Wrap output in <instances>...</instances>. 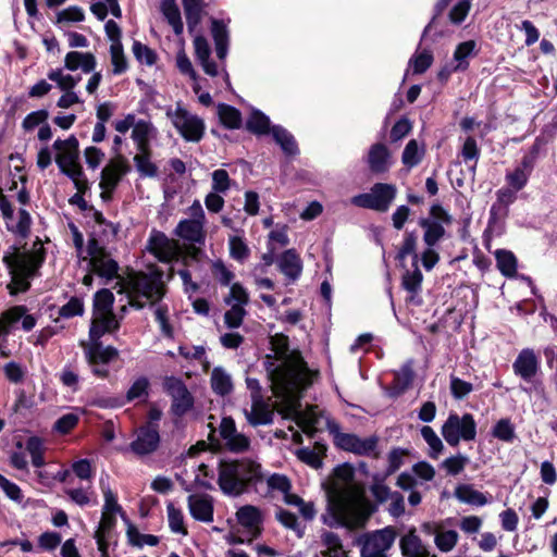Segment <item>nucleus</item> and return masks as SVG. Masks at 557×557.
<instances>
[{"label":"nucleus","mask_w":557,"mask_h":557,"mask_svg":"<svg viewBox=\"0 0 557 557\" xmlns=\"http://www.w3.org/2000/svg\"><path fill=\"white\" fill-rule=\"evenodd\" d=\"M327 511L322 521L329 527L362 528L371 515V504L363 490L354 482V469L341 465L334 470L327 488Z\"/></svg>","instance_id":"nucleus-1"},{"label":"nucleus","mask_w":557,"mask_h":557,"mask_svg":"<svg viewBox=\"0 0 557 557\" xmlns=\"http://www.w3.org/2000/svg\"><path fill=\"white\" fill-rule=\"evenodd\" d=\"M272 350L278 366L270 372L274 395H284L289 404L295 403L300 389L308 388L319 376L318 370H310L300 354L288 350V338L282 334L271 337Z\"/></svg>","instance_id":"nucleus-2"},{"label":"nucleus","mask_w":557,"mask_h":557,"mask_svg":"<svg viewBox=\"0 0 557 557\" xmlns=\"http://www.w3.org/2000/svg\"><path fill=\"white\" fill-rule=\"evenodd\" d=\"M119 321L114 314L94 313L88 341H81L87 363L92 373L101 379L109 375L108 363L119 356L117 349L112 346H102L100 338L106 333L117 330Z\"/></svg>","instance_id":"nucleus-3"},{"label":"nucleus","mask_w":557,"mask_h":557,"mask_svg":"<svg viewBox=\"0 0 557 557\" xmlns=\"http://www.w3.org/2000/svg\"><path fill=\"white\" fill-rule=\"evenodd\" d=\"M44 260L45 249L40 239L34 242L29 250L13 246L11 251L4 253L2 261L11 276V282L8 284L11 295L28 290L30 281L37 275Z\"/></svg>","instance_id":"nucleus-4"},{"label":"nucleus","mask_w":557,"mask_h":557,"mask_svg":"<svg viewBox=\"0 0 557 557\" xmlns=\"http://www.w3.org/2000/svg\"><path fill=\"white\" fill-rule=\"evenodd\" d=\"M163 273L151 269L149 273L134 272L126 280L119 281L114 288L119 294H126L131 306L143 308L154 304L164 295Z\"/></svg>","instance_id":"nucleus-5"},{"label":"nucleus","mask_w":557,"mask_h":557,"mask_svg":"<svg viewBox=\"0 0 557 557\" xmlns=\"http://www.w3.org/2000/svg\"><path fill=\"white\" fill-rule=\"evenodd\" d=\"M260 479L261 467L252 460L243 459L220 463L218 484L227 496L237 497L244 494Z\"/></svg>","instance_id":"nucleus-6"},{"label":"nucleus","mask_w":557,"mask_h":557,"mask_svg":"<svg viewBox=\"0 0 557 557\" xmlns=\"http://www.w3.org/2000/svg\"><path fill=\"white\" fill-rule=\"evenodd\" d=\"M57 150L55 162L61 171L74 183L78 193H85L88 188L83 169L78 162V141L75 137L65 140H55L53 144Z\"/></svg>","instance_id":"nucleus-7"},{"label":"nucleus","mask_w":557,"mask_h":557,"mask_svg":"<svg viewBox=\"0 0 557 557\" xmlns=\"http://www.w3.org/2000/svg\"><path fill=\"white\" fill-rule=\"evenodd\" d=\"M104 504L102 507L101 519L95 532V539L102 557L108 556V542L112 537L116 515L123 517L122 507L117 504L115 494L109 487H102Z\"/></svg>","instance_id":"nucleus-8"},{"label":"nucleus","mask_w":557,"mask_h":557,"mask_svg":"<svg viewBox=\"0 0 557 557\" xmlns=\"http://www.w3.org/2000/svg\"><path fill=\"white\" fill-rule=\"evenodd\" d=\"M247 128L257 134H272L274 140L281 146L282 150L293 156L297 153V145L294 137L281 126H270L269 117L260 111H252L247 120Z\"/></svg>","instance_id":"nucleus-9"},{"label":"nucleus","mask_w":557,"mask_h":557,"mask_svg":"<svg viewBox=\"0 0 557 557\" xmlns=\"http://www.w3.org/2000/svg\"><path fill=\"white\" fill-rule=\"evenodd\" d=\"M397 195V188L393 184L376 183L368 193L359 194L350 199L351 205L374 210L377 212H386Z\"/></svg>","instance_id":"nucleus-10"},{"label":"nucleus","mask_w":557,"mask_h":557,"mask_svg":"<svg viewBox=\"0 0 557 557\" xmlns=\"http://www.w3.org/2000/svg\"><path fill=\"white\" fill-rule=\"evenodd\" d=\"M442 435L450 446H457L460 441H473L476 436V423L470 413L449 414L442 425Z\"/></svg>","instance_id":"nucleus-11"},{"label":"nucleus","mask_w":557,"mask_h":557,"mask_svg":"<svg viewBox=\"0 0 557 557\" xmlns=\"http://www.w3.org/2000/svg\"><path fill=\"white\" fill-rule=\"evenodd\" d=\"M188 214L189 219L182 220L177 224L175 235L190 243L203 244L206 214L199 200H195L188 208Z\"/></svg>","instance_id":"nucleus-12"},{"label":"nucleus","mask_w":557,"mask_h":557,"mask_svg":"<svg viewBox=\"0 0 557 557\" xmlns=\"http://www.w3.org/2000/svg\"><path fill=\"white\" fill-rule=\"evenodd\" d=\"M87 256L91 271L106 280L117 278L119 264L110 253L99 245L96 238H90L87 245Z\"/></svg>","instance_id":"nucleus-13"},{"label":"nucleus","mask_w":557,"mask_h":557,"mask_svg":"<svg viewBox=\"0 0 557 557\" xmlns=\"http://www.w3.org/2000/svg\"><path fill=\"white\" fill-rule=\"evenodd\" d=\"M327 425L337 447L360 456L374 454L377 446V438L375 436L362 438L355 434L341 432L338 426L333 422H327Z\"/></svg>","instance_id":"nucleus-14"},{"label":"nucleus","mask_w":557,"mask_h":557,"mask_svg":"<svg viewBox=\"0 0 557 557\" xmlns=\"http://www.w3.org/2000/svg\"><path fill=\"white\" fill-rule=\"evenodd\" d=\"M166 114L184 139L196 143L202 138L205 123L199 116L191 114L180 106L174 111H168Z\"/></svg>","instance_id":"nucleus-15"},{"label":"nucleus","mask_w":557,"mask_h":557,"mask_svg":"<svg viewBox=\"0 0 557 557\" xmlns=\"http://www.w3.org/2000/svg\"><path fill=\"white\" fill-rule=\"evenodd\" d=\"M0 212L8 232L13 235L26 238L30 233L32 218L25 209H20L14 213L12 203L3 195L0 187Z\"/></svg>","instance_id":"nucleus-16"},{"label":"nucleus","mask_w":557,"mask_h":557,"mask_svg":"<svg viewBox=\"0 0 557 557\" xmlns=\"http://www.w3.org/2000/svg\"><path fill=\"white\" fill-rule=\"evenodd\" d=\"M396 536L394 527L367 533L362 540L361 557H387V552L394 545Z\"/></svg>","instance_id":"nucleus-17"},{"label":"nucleus","mask_w":557,"mask_h":557,"mask_svg":"<svg viewBox=\"0 0 557 557\" xmlns=\"http://www.w3.org/2000/svg\"><path fill=\"white\" fill-rule=\"evenodd\" d=\"M131 171V165L127 159L123 156H117L111 159L101 171V178L99 187L101 188V198L110 200L112 193L124 175Z\"/></svg>","instance_id":"nucleus-18"},{"label":"nucleus","mask_w":557,"mask_h":557,"mask_svg":"<svg viewBox=\"0 0 557 557\" xmlns=\"http://www.w3.org/2000/svg\"><path fill=\"white\" fill-rule=\"evenodd\" d=\"M147 250L159 261L171 263L182 255V249L177 240L169 238L164 233L152 230L147 240Z\"/></svg>","instance_id":"nucleus-19"},{"label":"nucleus","mask_w":557,"mask_h":557,"mask_svg":"<svg viewBox=\"0 0 557 557\" xmlns=\"http://www.w3.org/2000/svg\"><path fill=\"white\" fill-rule=\"evenodd\" d=\"M219 434L224 448L232 453H245L250 447L249 437L237 430L235 421L230 417H225L221 420Z\"/></svg>","instance_id":"nucleus-20"},{"label":"nucleus","mask_w":557,"mask_h":557,"mask_svg":"<svg viewBox=\"0 0 557 557\" xmlns=\"http://www.w3.org/2000/svg\"><path fill=\"white\" fill-rule=\"evenodd\" d=\"M304 389H300L295 396V403L292 405L288 403L287 397L284 395H275L277 398H281L282 404L285 406L286 410L289 412H294L297 416V423L301 428V430L312 435L317 430L321 420V411H319L318 407H310L306 411H298L299 407V396Z\"/></svg>","instance_id":"nucleus-21"},{"label":"nucleus","mask_w":557,"mask_h":557,"mask_svg":"<svg viewBox=\"0 0 557 557\" xmlns=\"http://www.w3.org/2000/svg\"><path fill=\"white\" fill-rule=\"evenodd\" d=\"M422 531L434 537L436 548L442 553L451 552L458 543L459 534L456 530L447 529L445 522H425Z\"/></svg>","instance_id":"nucleus-22"},{"label":"nucleus","mask_w":557,"mask_h":557,"mask_svg":"<svg viewBox=\"0 0 557 557\" xmlns=\"http://www.w3.org/2000/svg\"><path fill=\"white\" fill-rule=\"evenodd\" d=\"M423 274L418 267V256L413 255L412 269H408L401 276V287L407 292L405 299L407 305L420 306L422 298Z\"/></svg>","instance_id":"nucleus-23"},{"label":"nucleus","mask_w":557,"mask_h":557,"mask_svg":"<svg viewBox=\"0 0 557 557\" xmlns=\"http://www.w3.org/2000/svg\"><path fill=\"white\" fill-rule=\"evenodd\" d=\"M164 388L172 397V410L176 416H183L191 408L193 397L181 380L168 377Z\"/></svg>","instance_id":"nucleus-24"},{"label":"nucleus","mask_w":557,"mask_h":557,"mask_svg":"<svg viewBox=\"0 0 557 557\" xmlns=\"http://www.w3.org/2000/svg\"><path fill=\"white\" fill-rule=\"evenodd\" d=\"M187 506L190 516L201 522H212L213 521V498L203 493H195L190 494L187 498Z\"/></svg>","instance_id":"nucleus-25"},{"label":"nucleus","mask_w":557,"mask_h":557,"mask_svg":"<svg viewBox=\"0 0 557 557\" xmlns=\"http://www.w3.org/2000/svg\"><path fill=\"white\" fill-rule=\"evenodd\" d=\"M236 520L250 534L251 539H255L261 532L263 513L256 506L245 505L237 509Z\"/></svg>","instance_id":"nucleus-26"},{"label":"nucleus","mask_w":557,"mask_h":557,"mask_svg":"<svg viewBox=\"0 0 557 557\" xmlns=\"http://www.w3.org/2000/svg\"><path fill=\"white\" fill-rule=\"evenodd\" d=\"M244 413L252 426L269 424L274 416L270 405L262 399L260 394L252 395L251 407L250 409H245Z\"/></svg>","instance_id":"nucleus-27"},{"label":"nucleus","mask_w":557,"mask_h":557,"mask_svg":"<svg viewBox=\"0 0 557 557\" xmlns=\"http://www.w3.org/2000/svg\"><path fill=\"white\" fill-rule=\"evenodd\" d=\"M193 44L196 59L205 73L212 77L218 76L220 73V66L210 59L211 48L208 40L201 35H196Z\"/></svg>","instance_id":"nucleus-28"},{"label":"nucleus","mask_w":557,"mask_h":557,"mask_svg":"<svg viewBox=\"0 0 557 557\" xmlns=\"http://www.w3.org/2000/svg\"><path fill=\"white\" fill-rule=\"evenodd\" d=\"M403 557H436L431 555L428 547L417 535L416 529L411 528L399 541Z\"/></svg>","instance_id":"nucleus-29"},{"label":"nucleus","mask_w":557,"mask_h":557,"mask_svg":"<svg viewBox=\"0 0 557 557\" xmlns=\"http://www.w3.org/2000/svg\"><path fill=\"white\" fill-rule=\"evenodd\" d=\"M159 440L157 429L151 425H147L138 431L137 437L131 444V447L137 455H147L157 449Z\"/></svg>","instance_id":"nucleus-30"},{"label":"nucleus","mask_w":557,"mask_h":557,"mask_svg":"<svg viewBox=\"0 0 557 557\" xmlns=\"http://www.w3.org/2000/svg\"><path fill=\"white\" fill-rule=\"evenodd\" d=\"M97 60L91 52L70 51L64 57V67L74 72L81 70L85 74H89L96 70Z\"/></svg>","instance_id":"nucleus-31"},{"label":"nucleus","mask_w":557,"mask_h":557,"mask_svg":"<svg viewBox=\"0 0 557 557\" xmlns=\"http://www.w3.org/2000/svg\"><path fill=\"white\" fill-rule=\"evenodd\" d=\"M533 170V160L524 156L521 162L511 171L506 173V182L513 190H521L528 183Z\"/></svg>","instance_id":"nucleus-32"},{"label":"nucleus","mask_w":557,"mask_h":557,"mask_svg":"<svg viewBox=\"0 0 557 557\" xmlns=\"http://www.w3.org/2000/svg\"><path fill=\"white\" fill-rule=\"evenodd\" d=\"M158 135L157 128L150 121L139 120L132 131V139L134 140L137 151H146L150 149V141Z\"/></svg>","instance_id":"nucleus-33"},{"label":"nucleus","mask_w":557,"mask_h":557,"mask_svg":"<svg viewBox=\"0 0 557 557\" xmlns=\"http://www.w3.org/2000/svg\"><path fill=\"white\" fill-rule=\"evenodd\" d=\"M537 367V358L531 349H523L513 362V370L516 374L527 381L531 380L535 375Z\"/></svg>","instance_id":"nucleus-34"},{"label":"nucleus","mask_w":557,"mask_h":557,"mask_svg":"<svg viewBox=\"0 0 557 557\" xmlns=\"http://www.w3.org/2000/svg\"><path fill=\"white\" fill-rule=\"evenodd\" d=\"M368 164L372 172H386L391 165L388 149L382 144L373 145L369 150Z\"/></svg>","instance_id":"nucleus-35"},{"label":"nucleus","mask_w":557,"mask_h":557,"mask_svg":"<svg viewBox=\"0 0 557 557\" xmlns=\"http://www.w3.org/2000/svg\"><path fill=\"white\" fill-rule=\"evenodd\" d=\"M281 272L289 280L295 281L301 274L302 263L294 250L285 251L277 261Z\"/></svg>","instance_id":"nucleus-36"},{"label":"nucleus","mask_w":557,"mask_h":557,"mask_svg":"<svg viewBox=\"0 0 557 557\" xmlns=\"http://www.w3.org/2000/svg\"><path fill=\"white\" fill-rule=\"evenodd\" d=\"M210 383L212 391L220 396L231 394L234 388L232 375L222 367L212 370Z\"/></svg>","instance_id":"nucleus-37"},{"label":"nucleus","mask_w":557,"mask_h":557,"mask_svg":"<svg viewBox=\"0 0 557 557\" xmlns=\"http://www.w3.org/2000/svg\"><path fill=\"white\" fill-rule=\"evenodd\" d=\"M211 33L218 58L224 62L228 49V32L226 25L219 20H212Z\"/></svg>","instance_id":"nucleus-38"},{"label":"nucleus","mask_w":557,"mask_h":557,"mask_svg":"<svg viewBox=\"0 0 557 557\" xmlns=\"http://www.w3.org/2000/svg\"><path fill=\"white\" fill-rule=\"evenodd\" d=\"M455 496L459 502L473 506H484L488 503L485 494L468 484L457 486L455 490Z\"/></svg>","instance_id":"nucleus-39"},{"label":"nucleus","mask_w":557,"mask_h":557,"mask_svg":"<svg viewBox=\"0 0 557 557\" xmlns=\"http://www.w3.org/2000/svg\"><path fill=\"white\" fill-rule=\"evenodd\" d=\"M188 30L195 33L202 17V0H183Z\"/></svg>","instance_id":"nucleus-40"},{"label":"nucleus","mask_w":557,"mask_h":557,"mask_svg":"<svg viewBox=\"0 0 557 557\" xmlns=\"http://www.w3.org/2000/svg\"><path fill=\"white\" fill-rule=\"evenodd\" d=\"M161 11L176 35L183 32L181 12L175 0H161Z\"/></svg>","instance_id":"nucleus-41"},{"label":"nucleus","mask_w":557,"mask_h":557,"mask_svg":"<svg viewBox=\"0 0 557 557\" xmlns=\"http://www.w3.org/2000/svg\"><path fill=\"white\" fill-rule=\"evenodd\" d=\"M476 44L474 40H468L459 44L454 52V71H465L469 66L468 58L474 54Z\"/></svg>","instance_id":"nucleus-42"},{"label":"nucleus","mask_w":557,"mask_h":557,"mask_svg":"<svg viewBox=\"0 0 557 557\" xmlns=\"http://www.w3.org/2000/svg\"><path fill=\"white\" fill-rule=\"evenodd\" d=\"M218 115L221 123L227 128L236 129L242 125V114L232 106L220 103L218 106Z\"/></svg>","instance_id":"nucleus-43"},{"label":"nucleus","mask_w":557,"mask_h":557,"mask_svg":"<svg viewBox=\"0 0 557 557\" xmlns=\"http://www.w3.org/2000/svg\"><path fill=\"white\" fill-rule=\"evenodd\" d=\"M48 78L57 84L62 91H72L81 81L79 76L64 73L62 69H54L48 72Z\"/></svg>","instance_id":"nucleus-44"},{"label":"nucleus","mask_w":557,"mask_h":557,"mask_svg":"<svg viewBox=\"0 0 557 557\" xmlns=\"http://www.w3.org/2000/svg\"><path fill=\"white\" fill-rule=\"evenodd\" d=\"M420 225L424 228L423 240L429 247H433L445 234L440 222L422 219Z\"/></svg>","instance_id":"nucleus-45"},{"label":"nucleus","mask_w":557,"mask_h":557,"mask_svg":"<svg viewBox=\"0 0 557 557\" xmlns=\"http://www.w3.org/2000/svg\"><path fill=\"white\" fill-rule=\"evenodd\" d=\"M498 270L505 275L512 277L517 273V259L511 251L499 249L495 251Z\"/></svg>","instance_id":"nucleus-46"},{"label":"nucleus","mask_w":557,"mask_h":557,"mask_svg":"<svg viewBox=\"0 0 557 557\" xmlns=\"http://www.w3.org/2000/svg\"><path fill=\"white\" fill-rule=\"evenodd\" d=\"M151 150L137 151L134 157V162L137 171L143 176L154 177L158 173V168L151 162Z\"/></svg>","instance_id":"nucleus-47"},{"label":"nucleus","mask_w":557,"mask_h":557,"mask_svg":"<svg viewBox=\"0 0 557 557\" xmlns=\"http://www.w3.org/2000/svg\"><path fill=\"white\" fill-rule=\"evenodd\" d=\"M90 11L101 21L107 17L108 12H111V14L117 18L122 16L119 0H103L95 2L91 4Z\"/></svg>","instance_id":"nucleus-48"},{"label":"nucleus","mask_w":557,"mask_h":557,"mask_svg":"<svg viewBox=\"0 0 557 557\" xmlns=\"http://www.w3.org/2000/svg\"><path fill=\"white\" fill-rule=\"evenodd\" d=\"M110 60L112 65V73L114 75L123 74L128 65L127 60L124 54L123 45L122 44H111L110 45Z\"/></svg>","instance_id":"nucleus-49"},{"label":"nucleus","mask_w":557,"mask_h":557,"mask_svg":"<svg viewBox=\"0 0 557 557\" xmlns=\"http://www.w3.org/2000/svg\"><path fill=\"white\" fill-rule=\"evenodd\" d=\"M421 436L430 447L429 456L433 459L438 458L444 449V445L434 430L431 426L425 425L421 429Z\"/></svg>","instance_id":"nucleus-50"},{"label":"nucleus","mask_w":557,"mask_h":557,"mask_svg":"<svg viewBox=\"0 0 557 557\" xmlns=\"http://www.w3.org/2000/svg\"><path fill=\"white\" fill-rule=\"evenodd\" d=\"M113 294L109 289H101L95 295L94 313L114 314L112 312Z\"/></svg>","instance_id":"nucleus-51"},{"label":"nucleus","mask_w":557,"mask_h":557,"mask_svg":"<svg viewBox=\"0 0 557 557\" xmlns=\"http://www.w3.org/2000/svg\"><path fill=\"white\" fill-rule=\"evenodd\" d=\"M169 527L174 533L185 535L187 530L184 525V516L180 508H176L172 503L166 506Z\"/></svg>","instance_id":"nucleus-52"},{"label":"nucleus","mask_w":557,"mask_h":557,"mask_svg":"<svg viewBox=\"0 0 557 557\" xmlns=\"http://www.w3.org/2000/svg\"><path fill=\"white\" fill-rule=\"evenodd\" d=\"M286 504L297 507L306 520H312L317 515L314 504L312 502H305L296 494L286 496Z\"/></svg>","instance_id":"nucleus-53"},{"label":"nucleus","mask_w":557,"mask_h":557,"mask_svg":"<svg viewBox=\"0 0 557 557\" xmlns=\"http://www.w3.org/2000/svg\"><path fill=\"white\" fill-rule=\"evenodd\" d=\"M26 450L32 457V463L36 468L45 465L44 445L38 437H30L26 442Z\"/></svg>","instance_id":"nucleus-54"},{"label":"nucleus","mask_w":557,"mask_h":557,"mask_svg":"<svg viewBox=\"0 0 557 557\" xmlns=\"http://www.w3.org/2000/svg\"><path fill=\"white\" fill-rule=\"evenodd\" d=\"M267 484H268L269 490L283 494L285 502H286V496L292 495L289 493L290 487H292L290 481L288 480V478L286 475L277 474V473L272 474L268 478Z\"/></svg>","instance_id":"nucleus-55"},{"label":"nucleus","mask_w":557,"mask_h":557,"mask_svg":"<svg viewBox=\"0 0 557 557\" xmlns=\"http://www.w3.org/2000/svg\"><path fill=\"white\" fill-rule=\"evenodd\" d=\"M79 416L76 412H69L60 417L53 424V431L64 435L70 433L78 423Z\"/></svg>","instance_id":"nucleus-56"},{"label":"nucleus","mask_w":557,"mask_h":557,"mask_svg":"<svg viewBox=\"0 0 557 557\" xmlns=\"http://www.w3.org/2000/svg\"><path fill=\"white\" fill-rule=\"evenodd\" d=\"M324 450V446H319L318 450L310 448H301L297 451L298 458L305 463L311 466L312 468H320L322 465V454Z\"/></svg>","instance_id":"nucleus-57"},{"label":"nucleus","mask_w":557,"mask_h":557,"mask_svg":"<svg viewBox=\"0 0 557 557\" xmlns=\"http://www.w3.org/2000/svg\"><path fill=\"white\" fill-rule=\"evenodd\" d=\"M84 302L78 297H71L70 300L59 309V315L65 319L83 315Z\"/></svg>","instance_id":"nucleus-58"},{"label":"nucleus","mask_w":557,"mask_h":557,"mask_svg":"<svg viewBox=\"0 0 557 557\" xmlns=\"http://www.w3.org/2000/svg\"><path fill=\"white\" fill-rule=\"evenodd\" d=\"M433 62V55L430 51L423 50L417 52L409 62V66L412 67L414 74H421L425 72Z\"/></svg>","instance_id":"nucleus-59"},{"label":"nucleus","mask_w":557,"mask_h":557,"mask_svg":"<svg viewBox=\"0 0 557 557\" xmlns=\"http://www.w3.org/2000/svg\"><path fill=\"white\" fill-rule=\"evenodd\" d=\"M133 53L140 63L146 65H153L157 61L156 52L140 41L133 44Z\"/></svg>","instance_id":"nucleus-60"},{"label":"nucleus","mask_w":557,"mask_h":557,"mask_svg":"<svg viewBox=\"0 0 557 557\" xmlns=\"http://www.w3.org/2000/svg\"><path fill=\"white\" fill-rule=\"evenodd\" d=\"M246 310L240 304L231 305V309L224 314V322L231 329L239 327L243 323Z\"/></svg>","instance_id":"nucleus-61"},{"label":"nucleus","mask_w":557,"mask_h":557,"mask_svg":"<svg viewBox=\"0 0 557 557\" xmlns=\"http://www.w3.org/2000/svg\"><path fill=\"white\" fill-rule=\"evenodd\" d=\"M421 158L422 151L419 149L417 140H410L403 152V163L408 168H412L420 162Z\"/></svg>","instance_id":"nucleus-62"},{"label":"nucleus","mask_w":557,"mask_h":557,"mask_svg":"<svg viewBox=\"0 0 557 557\" xmlns=\"http://www.w3.org/2000/svg\"><path fill=\"white\" fill-rule=\"evenodd\" d=\"M231 257L244 261L249 256V248L242 237L232 236L228 242Z\"/></svg>","instance_id":"nucleus-63"},{"label":"nucleus","mask_w":557,"mask_h":557,"mask_svg":"<svg viewBox=\"0 0 557 557\" xmlns=\"http://www.w3.org/2000/svg\"><path fill=\"white\" fill-rule=\"evenodd\" d=\"M469 459L467 456L458 454L456 456H451L445 459L442 463V467L446 470V472L450 475L459 474L468 463Z\"/></svg>","instance_id":"nucleus-64"}]
</instances>
